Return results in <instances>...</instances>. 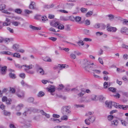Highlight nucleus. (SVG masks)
Masks as SVG:
<instances>
[{"instance_id": "f257e3e1", "label": "nucleus", "mask_w": 128, "mask_h": 128, "mask_svg": "<svg viewBox=\"0 0 128 128\" xmlns=\"http://www.w3.org/2000/svg\"><path fill=\"white\" fill-rule=\"evenodd\" d=\"M70 106H66L62 108L61 112L63 115H68L71 113V112L70 110Z\"/></svg>"}, {"instance_id": "f03ea898", "label": "nucleus", "mask_w": 128, "mask_h": 128, "mask_svg": "<svg viewBox=\"0 0 128 128\" xmlns=\"http://www.w3.org/2000/svg\"><path fill=\"white\" fill-rule=\"evenodd\" d=\"M88 118L86 119L84 121L85 124L88 125H89L90 122L93 123L94 121L95 117L93 115H92L90 116H88Z\"/></svg>"}, {"instance_id": "7ed1b4c3", "label": "nucleus", "mask_w": 128, "mask_h": 128, "mask_svg": "<svg viewBox=\"0 0 128 128\" xmlns=\"http://www.w3.org/2000/svg\"><path fill=\"white\" fill-rule=\"evenodd\" d=\"M113 106L116 108H117L118 107L120 108H122L123 110H126L128 108V106L126 105L124 106V105H118V106L117 105V103L114 102H112V106Z\"/></svg>"}, {"instance_id": "20e7f679", "label": "nucleus", "mask_w": 128, "mask_h": 128, "mask_svg": "<svg viewBox=\"0 0 128 128\" xmlns=\"http://www.w3.org/2000/svg\"><path fill=\"white\" fill-rule=\"evenodd\" d=\"M94 65L93 63H90V61L86 59H84L82 61V66L83 68L87 66H89L90 65Z\"/></svg>"}, {"instance_id": "39448f33", "label": "nucleus", "mask_w": 128, "mask_h": 128, "mask_svg": "<svg viewBox=\"0 0 128 128\" xmlns=\"http://www.w3.org/2000/svg\"><path fill=\"white\" fill-rule=\"evenodd\" d=\"M107 28L108 31L112 32H115L117 30L116 28L110 26L109 24H107Z\"/></svg>"}, {"instance_id": "423d86ee", "label": "nucleus", "mask_w": 128, "mask_h": 128, "mask_svg": "<svg viewBox=\"0 0 128 128\" xmlns=\"http://www.w3.org/2000/svg\"><path fill=\"white\" fill-rule=\"evenodd\" d=\"M36 66L37 72L41 75H43L44 73V71L38 65H36Z\"/></svg>"}, {"instance_id": "0eeeda50", "label": "nucleus", "mask_w": 128, "mask_h": 128, "mask_svg": "<svg viewBox=\"0 0 128 128\" xmlns=\"http://www.w3.org/2000/svg\"><path fill=\"white\" fill-rule=\"evenodd\" d=\"M18 96L20 98H23L24 96V93L22 91H20L19 90L16 93Z\"/></svg>"}, {"instance_id": "6e6552de", "label": "nucleus", "mask_w": 128, "mask_h": 128, "mask_svg": "<svg viewBox=\"0 0 128 128\" xmlns=\"http://www.w3.org/2000/svg\"><path fill=\"white\" fill-rule=\"evenodd\" d=\"M120 32L123 34H128V29L126 27H122L121 28Z\"/></svg>"}, {"instance_id": "1a4fd4ad", "label": "nucleus", "mask_w": 128, "mask_h": 128, "mask_svg": "<svg viewBox=\"0 0 128 128\" xmlns=\"http://www.w3.org/2000/svg\"><path fill=\"white\" fill-rule=\"evenodd\" d=\"M55 90V86H50L48 88V90L52 95H54V94H52V92H54Z\"/></svg>"}, {"instance_id": "9d476101", "label": "nucleus", "mask_w": 128, "mask_h": 128, "mask_svg": "<svg viewBox=\"0 0 128 128\" xmlns=\"http://www.w3.org/2000/svg\"><path fill=\"white\" fill-rule=\"evenodd\" d=\"M35 6V2H32L30 5L29 8L31 9H36V8Z\"/></svg>"}, {"instance_id": "9b49d317", "label": "nucleus", "mask_w": 128, "mask_h": 128, "mask_svg": "<svg viewBox=\"0 0 128 128\" xmlns=\"http://www.w3.org/2000/svg\"><path fill=\"white\" fill-rule=\"evenodd\" d=\"M7 67L5 66L1 68V73L2 74L4 75L6 74V70Z\"/></svg>"}, {"instance_id": "f8f14e48", "label": "nucleus", "mask_w": 128, "mask_h": 128, "mask_svg": "<svg viewBox=\"0 0 128 128\" xmlns=\"http://www.w3.org/2000/svg\"><path fill=\"white\" fill-rule=\"evenodd\" d=\"M105 104L106 106L108 108H111L112 107V102L111 101H106L105 102Z\"/></svg>"}, {"instance_id": "ddd939ff", "label": "nucleus", "mask_w": 128, "mask_h": 128, "mask_svg": "<svg viewBox=\"0 0 128 128\" xmlns=\"http://www.w3.org/2000/svg\"><path fill=\"white\" fill-rule=\"evenodd\" d=\"M91 101L90 98H82L81 100L82 102H84L85 103H88Z\"/></svg>"}, {"instance_id": "4468645a", "label": "nucleus", "mask_w": 128, "mask_h": 128, "mask_svg": "<svg viewBox=\"0 0 128 128\" xmlns=\"http://www.w3.org/2000/svg\"><path fill=\"white\" fill-rule=\"evenodd\" d=\"M80 11V8L78 6H76L74 10V12L72 13L73 14H76L79 13Z\"/></svg>"}, {"instance_id": "2eb2a0df", "label": "nucleus", "mask_w": 128, "mask_h": 128, "mask_svg": "<svg viewBox=\"0 0 128 128\" xmlns=\"http://www.w3.org/2000/svg\"><path fill=\"white\" fill-rule=\"evenodd\" d=\"M24 106V104H19L16 107V109L17 111L19 110Z\"/></svg>"}, {"instance_id": "dca6fc26", "label": "nucleus", "mask_w": 128, "mask_h": 128, "mask_svg": "<svg viewBox=\"0 0 128 128\" xmlns=\"http://www.w3.org/2000/svg\"><path fill=\"white\" fill-rule=\"evenodd\" d=\"M40 113L42 115L45 116L47 118H49L50 117V116L49 114L46 113L43 110L40 111Z\"/></svg>"}, {"instance_id": "f3484780", "label": "nucleus", "mask_w": 128, "mask_h": 128, "mask_svg": "<svg viewBox=\"0 0 128 128\" xmlns=\"http://www.w3.org/2000/svg\"><path fill=\"white\" fill-rule=\"evenodd\" d=\"M54 6V5L52 4L50 5H45L44 6V8L48 9L50 8H53Z\"/></svg>"}, {"instance_id": "a211bd4d", "label": "nucleus", "mask_w": 128, "mask_h": 128, "mask_svg": "<svg viewBox=\"0 0 128 128\" xmlns=\"http://www.w3.org/2000/svg\"><path fill=\"white\" fill-rule=\"evenodd\" d=\"M90 66V65L89 66H86V67L83 68L85 70L88 71H89L90 70H92V69H93L94 67V66L92 67Z\"/></svg>"}, {"instance_id": "6ab92c4d", "label": "nucleus", "mask_w": 128, "mask_h": 128, "mask_svg": "<svg viewBox=\"0 0 128 128\" xmlns=\"http://www.w3.org/2000/svg\"><path fill=\"white\" fill-rule=\"evenodd\" d=\"M0 54H4L8 55H12V53L8 51H2L0 52Z\"/></svg>"}, {"instance_id": "aec40b11", "label": "nucleus", "mask_w": 128, "mask_h": 128, "mask_svg": "<svg viewBox=\"0 0 128 128\" xmlns=\"http://www.w3.org/2000/svg\"><path fill=\"white\" fill-rule=\"evenodd\" d=\"M59 24L57 22H50V25L52 26L57 28V27L58 26Z\"/></svg>"}, {"instance_id": "412c9836", "label": "nucleus", "mask_w": 128, "mask_h": 128, "mask_svg": "<svg viewBox=\"0 0 128 128\" xmlns=\"http://www.w3.org/2000/svg\"><path fill=\"white\" fill-rule=\"evenodd\" d=\"M30 28L33 30H41V28H40L37 27L32 26V25H30L29 26Z\"/></svg>"}, {"instance_id": "4be33fe9", "label": "nucleus", "mask_w": 128, "mask_h": 128, "mask_svg": "<svg viewBox=\"0 0 128 128\" xmlns=\"http://www.w3.org/2000/svg\"><path fill=\"white\" fill-rule=\"evenodd\" d=\"M68 66H66L63 64H59L58 66V68H60V70L64 68H66L68 67Z\"/></svg>"}, {"instance_id": "5701e85b", "label": "nucleus", "mask_w": 128, "mask_h": 128, "mask_svg": "<svg viewBox=\"0 0 128 128\" xmlns=\"http://www.w3.org/2000/svg\"><path fill=\"white\" fill-rule=\"evenodd\" d=\"M81 20V18L78 16L75 17L74 21L76 22L80 23Z\"/></svg>"}, {"instance_id": "b1692460", "label": "nucleus", "mask_w": 128, "mask_h": 128, "mask_svg": "<svg viewBox=\"0 0 128 128\" xmlns=\"http://www.w3.org/2000/svg\"><path fill=\"white\" fill-rule=\"evenodd\" d=\"M74 5V4L73 3L67 4V8L68 9H70Z\"/></svg>"}, {"instance_id": "393cba45", "label": "nucleus", "mask_w": 128, "mask_h": 128, "mask_svg": "<svg viewBox=\"0 0 128 128\" xmlns=\"http://www.w3.org/2000/svg\"><path fill=\"white\" fill-rule=\"evenodd\" d=\"M118 122L117 120H114L111 122L112 125L115 126H117L118 124Z\"/></svg>"}, {"instance_id": "a878e982", "label": "nucleus", "mask_w": 128, "mask_h": 128, "mask_svg": "<svg viewBox=\"0 0 128 128\" xmlns=\"http://www.w3.org/2000/svg\"><path fill=\"white\" fill-rule=\"evenodd\" d=\"M34 98L30 97L28 98L27 100V101L29 102H34Z\"/></svg>"}, {"instance_id": "bb28decb", "label": "nucleus", "mask_w": 128, "mask_h": 128, "mask_svg": "<svg viewBox=\"0 0 128 128\" xmlns=\"http://www.w3.org/2000/svg\"><path fill=\"white\" fill-rule=\"evenodd\" d=\"M12 24L14 26H18L19 24H20V22H17L15 21H13L12 22Z\"/></svg>"}, {"instance_id": "cd10ccee", "label": "nucleus", "mask_w": 128, "mask_h": 128, "mask_svg": "<svg viewBox=\"0 0 128 128\" xmlns=\"http://www.w3.org/2000/svg\"><path fill=\"white\" fill-rule=\"evenodd\" d=\"M44 92L42 91H41L38 92L37 96L38 97H42L44 96Z\"/></svg>"}, {"instance_id": "c85d7f7f", "label": "nucleus", "mask_w": 128, "mask_h": 128, "mask_svg": "<svg viewBox=\"0 0 128 128\" xmlns=\"http://www.w3.org/2000/svg\"><path fill=\"white\" fill-rule=\"evenodd\" d=\"M19 45L17 44H15L13 45L12 46V48L16 50L19 48Z\"/></svg>"}, {"instance_id": "c756f323", "label": "nucleus", "mask_w": 128, "mask_h": 128, "mask_svg": "<svg viewBox=\"0 0 128 128\" xmlns=\"http://www.w3.org/2000/svg\"><path fill=\"white\" fill-rule=\"evenodd\" d=\"M9 76L10 78L12 79H14L16 78L15 74L12 73H10Z\"/></svg>"}, {"instance_id": "7c9ffc66", "label": "nucleus", "mask_w": 128, "mask_h": 128, "mask_svg": "<svg viewBox=\"0 0 128 128\" xmlns=\"http://www.w3.org/2000/svg\"><path fill=\"white\" fill-rule=\"evenodd\" d=\"M4 114L6 116H9L11 114L10 112H8L7 111L4 110Z\"/></svg>"}, {"instance_id": "2f4dec72", "label": "nucleus", "mask_w": 128, "mask_h": 128, "mask_svg": "<svg viewBox=\"0 0 128 128\" xmlns=\"http://www.w3.org/2000/svg\"><path fill=\"white\" fill-rule=\"evenodd\" d=\"M60 19L61 20L64 21L68 20V16L65 17L63 16H61L60 17Z\"/></svg>"}, {"instance_id": "473e14b6", "label": "nucleus", "mask_w": 128, "mask_h": 128, "mask_svg": "<svg viewBox=\"0 0 128 128\" xmlns=\"http://www.w3.org/2000/svg\"><path fill=\"white\" fill-rule=\"evenodd\" d=\"M92 11H88L86 14V16L87 17L90 16L92 14Z\"/></svg>"}, {"instance_id": "72a5a7b5", "label": "nucleus", "mask_w": 128, "mask_h": 128, "mask_svg": "<svg viewBox=\"0 0 128 128\" xmlns=\"http://www.w3.org/2000/svg\"><path fill=\"white\" fill-rule=\"evenodd\" d=\"M74 106L77 108H84L85 105L84 104H75L74 105Z\"/></svg>"}, {"instance_id": "f704fd0d", "label": "nucleus", "mask_w": 128, "mask_h": 128, "mask_svg": "<svg viewBox=\"0 0 128 128\" xmlns=\"http://www.w3.org/2000/svg\"><path fill=\"white\" fill-rule=\"evenodd\" d=\"M81 12L83 13H86L88 10V9L86 8H82L80 9Z\"/></svg>"}, {"instance_id": "c9c22d12", "label": "nucleus", "mask_w": 128, "mask_h": 128, "mask_svg": "<svg viewBox=\"0 0 128 128\" xmlns=\"http://www.w3.org/2000/svg\"><path fill=\"white\" fill-rule=\"evenodd\" d=\"M13 55V57H14L19 58L20 57V55L19 53H15Z\"/></svg>"}, {"instance_id": "e433bc0d", "label": "nucleus", "mask_w": 128, "mask_h": 128, "mask_svg": "<svg viewBox=\"0 0 128 128\" xmlns=\"http://www.w3.org/2000/svg\"><path fill=\"white\" fill-rule=\"evenodd\" d=\"M57 28L59 29L63 30L64 29V26L62 24L59 23Z\"/></svg>"}, {"instance_id": "4c0bfd02", "label": "nucleus", "mask_w": 128, "mask_h": 128, "mask_svg": "<svg viewBox=\"0 0 128 128\" xmlns=\"http://www.w3.org/2000/svg\"><path fill=\"white\" fill-rule=\"evenodd\" d=\"M6 6L4 4H0V10H1L5 9Z\"/></svg>"}, {"instance_id": "58836bf2", "label": "nucleus", "mask_w": 128, "mask_h": 128, "mask_svg": "<svg viewBox=\"0 0 128 128\" xmlns=\"http://www.w3.org/2000/svg\"><path fill=\"white\" fill-rule=\"evenodd\" d=\"M54 128H70L69 126H55Z\"/></svg>"}, {"instance_id": "ea45409f", "label": "nucleus", "mask_w": 128, "mask_h": 128, "mask_svg": "<svg viewBox=\"0 0 128 128\" xmlns=\"http://www.w3.org/2000/svg\"><path fill=\"white\" fill-rule=\"evenodd\" d=\"M9 17L10 18H15V20H19L20 18H21L18 16H9Z\"/></svg>"}, {"instance_id": "a19ab883", "label": "nucleus", "mask_w": 128, "mask_h": 128, "mask_svg": "<svg viewBox=\"0 0 128 128\" xmlns=\"http://www.w3.org/2000/svg\"><path fill=\"white\" fill-rule=\"evenodd\" d=\"M64 116H63L61 117V120H67L68 119V116L66 115H64Z\"/></svg>"}, {"instance_id": "79ce46f5", "label": "nucleus", "mask_w": 128, "mask_h": 128, "mask_svg": "<svg viewBox=\"0 0 128 128\" xmlns=\"http://www.w3.org/2000/svg\"><path fill=\"white\" fill-rule=\"evenodd\" d=\"M108 90L112 92H116V89L113 87H110L108 88Z\"/></svg>"}, {"instance_id": "37998d69", "label": "nucleus", "mask_w": 128, "mask_h": 128, "mask_svg": "<svg viewBox=\"0 0 128 128\" xmlns=\"http://www.w3.org/2000/svg\"><path fill=\"white\" fill-rule=\"evenodd\" d=\"M68 20H70L72 21H74L75 17L73 16H68Z\"/></svg>"}, {"instance_id": "c03bdc74", "label": "nucleus", "mask_w": 128, "mask_h": 128, "mask_svg": "<svg viewBox=\"0 0 128 128\" xmlns=\"http://www.w3.org/2000/svg\"><path fill=\"white\" fill-rule=\"evenodd\" d=\"M92 70L94 73H96L98 74H100L101 72L99 70L94 69L93 68V69H92Z\"/></svg>"}, {"instance_id": "a18cd8bd", "label": "nucleus", "mask_w": 128, "mask_h": 128, "mask_svg": "<svg viewBox=\"0 0 128 128\" xmlns=\"http://www.w3.org/2000/svg\"><path fill=\"white\" fill-rule=\"evenodd\" d=\"M94 113L93 112H88L87 113H86V114L85 116H91Z\"/></svg>"}, {"instance_id": "49530a36", "label": "nucleus", "mask_w": 128, "mask_h": 128, "mask_svg": "<svg viewBox=\"0 0 128 128\" xmlns=\"http://www.w3.org/2000/svg\"><path fill=\"white\" fill-rule=\"evenodd\" d=\"M10 92H11L12 94H14L15 93L16 90L14 88H13L10 87Z\"/></svg>"}, {"instance_id": "de8ad7c7", "label": "nucleus", "mask_w": 128, "mask_h": 128, "mask_svg": "<svg viewBox=\"0 0 128 128\" xmlns=\"http://www.w3.org/2000/svg\"><path fill=\"white\" fill-rule=\"evenodd\" d=\"M108 86V83L107 82H105L104 84V87L105 88H107Z\"/></svg>"}, {"instance_id": "09e8293b", "label": "nucleus", "mask_w": 128, "mask_h": 128, "mask_svg": "<svg viewBox=\"0 0 128 128\" xmlns=\"http://www.w3.org/2000/svg\"><path fill=\"white\" fill-rule=\"evenodd\" d=\"M70 58L72 59H75L76 58L75 54L73 53H71L70 54Z\"/></svg>"}, {"instance_id": "8fccbe9b", "label": "nucleus", "mask_w": 128, "mask_h": 128, "mask_svg": "<svg viewBox=\"0 0 128 128\" xmlns=\"http://www.w3.org/2000/svg\"><path fill=\"white\" fill-rule=\"evenodd\" d=\"M77 43L80 46V45L83 46L84 44L83 42L81 40H79L78 42H77Z\"/></svg>"}, {"instance_id": "3c124183", "label": "nucleus", "mask_w": 128, "mask_h": 128, "mask_svg": "<svg viewBox=\"0 0 128 128\" xmlns=\"http://www.w3.org/2000/svg\"><path fill=\"white\" fill-rule=\"evenodd\" d=\"M15 12H16L18 14H20L22 12L21 10L19 9H15Z\"/></svg>"}, {"instance_id": "603ef678", "label": "nucleus", "mask_w": 128, "mask_h": 128, "mask_svg": "<svg viewBox=\"0 0 128 128\" xmlns=\"http://www.w3.org/2000/svg\"><path fill=\"white\" fill-rule=\"evenodd\" d=\"M100 24L96 23L94 26V27L96 28H98L100 27Z\"/></svg>"}, {"instance_id": "864d4df0", "label": "nucleus", "mask_w": 128, "mask_h": 128, "mask_svg": "<svg viewBox=\"0 0 128 128\" xmlns=\"http://www.w3.org/2000/svg\"><path fill=\"white\" fill-rule=\"evenodd\" d=\"M7 30H8L11 33H13L14 32L13 30L10 27H7Z\"/></svg>"}, {"instance_id": "5fc2aeb1", "label": "nucleus", "mask_w": 128, "mask_h": 128, "mask_svg": "<svg viewBox=\"0 0 128 128\" xmlns=\"http://www.w3.org/2000/svg\"><path fill=\"white\" fill-rule=\"evenodd\" d=\"M44 60L45 61L48 62H51L52 61L51 59L49 58L46 57L44 58Z\"/></svg>"}, {"instance_id": "6e6d98bb", "label": "nucleus", "mask_w": 128, "mask_h": 128, "mask_svg": "<svg viewBox=\"0 0 128 128\" xmlns=\"http://www.w3.org/2000/svg\"><path fill=\"white\" fill-rule=\"evenodd\" d=\"M96 96L94 95H92L91 96V100H96Z\"/></svg>"}, {"instance_id": "4d7b16f0", "label": "nucleus", "mask_w": 128, "mask_h": 128, "mask_svg": "<svg viewBox=\"0 0 128 128\" xmlns=\"http://www.w3.org/2000/svg\"><path fill=\"white\" fill-rule=\"evenodd\" d=\"M122 94L126 97H128V93L127 92H122Z\"/></svg>"}, {"instance_id": "13d9d810", "label": "nucleus", "mask_w": 128, "mask_h": 128, "mask_svg": "<svg viewBox=\"0 0 128 128\" xmlns=\"http://www.w3.org/2000/svg\"><path fill=\"white\" fill-rule=\"evenodd\" d=\"M85 23L86 25H89L90 24V22L88 20H86L85 21Z\"/></svg>"}, {"instance_id": "bf43d9fd", "label": "nucleus", "mask_w": 128, "mask_h": 128, "mask_svg": "<svg viewBox=\"0 0 128 128\" xmlns=\"http://www.w3.org/2000/svg\"><path fill=\"white\" fill-rule=\"evenodd\" d=\"M24 12L26 13L27 14H29L32 13V11H30L28 10H25Z\"/></svg>"}, {"instance_id": "052dcab7", "label": "nucleus", "mask_w": 128, "mask_h": 128, "mask_svg": "<svg viewBox=\"0 0 128 128\" xmlns=\"http://www.w3.org/2000/svg\"><path fill=\"white\" fill-rule=\"evenodd\" d=\"M122 24H126L128 25V20H127L124 19L122 22Z\"/></svg>"}, {"instance_id": "680f3d73", "label": "nucleus", "mask_w": 128, "mask_h": 128, "mask_svg": "<svg viewBox=\"0 0 128 128\" xmlns=\"http://www.w3.org/2000/svg\"><path fill=\"white\" fill-rule=\"evenodd\" d=\"M41 16L40 15H37L34 16V18L36 20H39L41 18Z\"/></svg>"}, {"instance_id": "e2e57ef3", "label": "nucleus", "mask_w": 128, "mask_h": 128, "mask_svg": "<svg viewBox=\"0 0 128 128\" xmlns=\"http://www.w3.org/2000/svg\"><path fill=\"white\" fill-rule=\"evenodd\" d=\"M19 76L22 78H24L25 77V74L24 73H21L19 74Z\"/></svg>"}, {"instance_id": "0e129e2a", "label": "nucleus", "mask_w": 128, "mask_h": 128, "mask_svg": "<svg viewBox=\"0 0 128 128\" xmlns=\"http://www.w3.org/2000/svg\"><path fill=\"white\" fill-rule=\"evenodd\" d=\"M100 27L101 28V29L104 30L105 29L106 26L104 24H100Z\"/></svg>"}, {"instance_id": "69168bd1", "label": "nucleus", "mask_w": 128, "mask_h": 128, "mask_svg": "<svg viewBox=\"0 0 128 128\" xmlns=\"http://www.w3.org/2000/svg\"><path fill=\"white\" fill-rule=\"evenodd\" d=\"M42 21H44L48 20L47 18L45 16H43L41 18Z\"/></svg>"}, {"instance_id": "338daca9", "label": "nucleus", "mask_w": 128, "mask_h": 128, "mask_svg": "<svg viewBox=\"0 0 128 128\" xmlns=\"http://www.w3.org/2000/svg\"><path fill=\"white\" fill-rule=\"evenodd\" d=\"M84 40L86 42H90L92 41V39L87 38H85L84 39Z\"/></svg>"}, {"instance_id": "774afa93", "label": "nucleus", "mask_w": 128, "mask_h": 128, "mask_svg": "<svg viewBox=\"0 0 128 128\" xmlns=\"http://www.w3.org/2000/svg\"><path fill=\"white\" fill-rule=\"evenodd\" d=\"M84 33L86 34H88L89 33V30L86 29H84Z\"/></svg>"}]
</instances>
